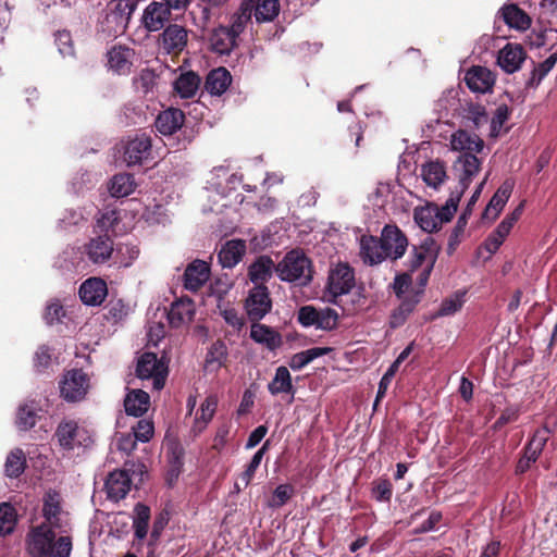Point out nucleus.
I'll return each mask as SVG.
<instances>
[{"label":"nucleus","mask_w":557,"mask_h":557,"mask_svg":"<svg viewBox=\"0 0 557 557\" xmlns=\"http://www.w3.org/2000/svg\"><path fill=\"white\" fill-rule=\"evenodd\" d=\"M200 82L201 81L198 74L193 71H188L182 73L176 78L174 83V89L182 98H191L196 95Z\"/></svg>","instance_id":"58836bf2"},{"label":"nucleus","mask_w":557,"mask_h":557,"mask_svg":"<svg viewBox=\"0 0 557 557\" xmlns=\"http://www.w3.org/2000/svg\"><path fill=\"white\" fill-rule=\"evenodd\" d=\"M504 23L510 28L523 32L527 30L532 23L530 15L519 8L516 3H506L497 12Z\"/></svg>","instance_id":"6ab92c4d"},{"label":"nucleus","mask_w":557,"mask_h":557,"mask_svg":"<svg viewBox=\"0 0 557 557\" xmlns=\"http://www.w3.org/2000/svg\"><path fill=\"white\" fill-rule=\"evenodd\" d=\"M355 286V271L348 263H338L330 270L327 277V292L332 302L342 306L339 297L348 294Z\"/></svg>","instance_id":"20e7f679"},{"label":"nucleus","mask_w":557,"mask_h":557,"mask_svg":"<svg viewBox=\"0 0 557 557\" xmlns=\"http://www.w3.org/2000/svg\"><path fill=\"white\" fill-rule=\"evenodd\" d=\"M185 450L178 442H171L166 445L168 472L166 481L170 486L178 479L184 467Z\"/></svg>","instance_id":"bb28decb"},{"label":"nucleus","mask_w":557,"mask_h":557,"mask_svg":"<svg viewBox=\"0 0 557 557\" xmlns=\"http://www.w3.org/2000/svg\"><path fill=\"white\" fill-rule=\"evenodd\" d=\"M555 34L556 32L552 28H544L540 30L533 29L529 37L530 45L535 48H543L547 46L552 48L554 45L552 37Z\"/></svg>","instance_id":"e2e57ef3"},{"label":"nucleus","mask_w":557,"mask_h":557,"mask_svg":"<svg viewBox=\"0 0 557 557\" xmlns=\"http://www.w3.org/2000/svg\"><path fill=\"white\" fill-rule=\"evenodd\" d=\"M195 304L189 298H181L172 302L168 320L172 327H180L189 323L195 315Z\"/></svg>","instance_id":"393cba45"},{"label":"nucleus","mask_w":557,"mask_h":557,"mask_svg":"<svg viewBox=\"0 0 557 557\" xmlns=\"http://www.w3.org/2000/svg\"><path fill=\"white\" fill-rule=\"evenodd\" d=\"M218 407V397L215 395H209L200 405V416L196 417V425H199V430L206 428V425L212 420Z\"/></svg>","instance_id":"5fc2aeb1"},{"label":"nucleus","mask_w":557,"mask_h":557,"mask_svg":"<svg viewBox=\"0 0 557 557\" xmlns=\"http://www.w3.org/2000/svg\"><path fill=\"white\" fill-rule=\"evenodd\" d=\"M246 252V243L242 239H232L221 248L218 259L223 268L232 269L243 259Z\"/></svg>","instance_id":"c85d7f7f"},{"label":"nucleus","mask_w":557,"mask_h":557,"mask_svg":"<svg viewBox=\"0 0 557 557\" xmlns=\"http://www.w3.org/2000/svg\"><path fill=\"white\" fill-rule=\"evenodd\" d=\"M140 249L138 245L123 243L115 248V263L123 268H128L139 257Z\"/></svg>","instance_id":"de8ad7c7"},{"label":"nucleus","mask_w":557,"mask_h":557,"mask_svg":"<svg viewBox=\"0 0 557 557\" xmlns=\"http://www.w3.org/2000/svg\"><path fill=\"white\" fill-rule=\"evenodd\" d=\"M463 81L471 91L486 94L492 91L496 77L490 69L473 65L466 72Z\"/></svg>","instance_id":"4468645a"},{"label":"nucleus","mask_w":557,"mask_h":557,"mask_svg":"<svg viewBox=\"0 0 557 557\" xmlns=\"http://www.w3.org/2000/svg\"><path fill=\"white\" fill-rule=\"evenodd\" d=\"M361 256L363 261L371 265L385 260L387 257L382 239L374 236H363L361 238Z\"/></svg>","instance_id":"c756f323"},{"label":"nucleus","mask_w":557,"mask_h":557,"mask_svg":"<svg viewBox=\"0 0 557 557\" xmlns=\"http://www.w3.org/2000/svg\"><path fill=\"white\" fill-rule=\"evenodd\" d=\"M168 366L153 352H144L138 359L136 374L140 379H152V386L160 391L164 387Z\"/></svg>","instance_id":"0eeeda50"},{"label":"nucleus","mask_w":557,"mask_h":557,"mask_svg":"<svg viewBox=\"0 0 557 557\" xmlns=\"http://www.w3.org/2000/svg\"><path fill=\"white\" fill-rule=\"evenodd\" d=\"M150 396L143 389H134L129 392L124 399L125 412L128 416L140 417L149 408Z\"/></svg>","instance_id":"c9c22d12"},{"label":"nucleus","mask_w":557,"mask_h":557,"mask_svg":"<svg viewBox=\"0 0 557 557\" xmlns=\"http://www.w3.org/2000/svg\"><path fill=\"white\" fill-rule=\"evenodd\" d=\"M440 252V246L434 238L428 236L419 247L413 246L412 256L409 263L410 271L419 269L423 262L434 265Z\"/></svg>","instance_id":"aec40b11"},{"label":"nucleus","mask_w":557,"mask_h":557,"mask_svg":"<svg viewBox=\"0 0 557 557\" xmlns=\"http://www.w3.org/2000/svg\"><path fill=\"white\" fill-rule=\"evenodd\" d=\"M510 114H511V109L505 103H502L496 108L494 115L491 120V136L492 137H497L499 135V132H500L503 125L509 119Z\"/></svg>","instance_id":"052dcab7"},{"label":"nucleus","mask_w":557,"mask_h":557,"mask_svg":"<svg viewBox=\"0 0 557 557\" xmlns=\"http://www.w3.org/2000/svg\"><path fill=\"white\" fill-rule=\"evenodd\" d=\"M557 63V52L550 54L546 60L534 65L529 78L525 81L527 88H536L543 78L554 69Z\"/></svg>","instance_id":"c03bdc74"},{"label":"nucleus","mask_w":557,"mask_h":557,"mask_svg":"<svg viewBox=\"0 0 557 557\" xmlns=\"http://www.w3.org/2000/svg\"><path fill=\"white\" fill-rule=\"evenodd\" d=\"M269 448V441H267L262 447L260 449H258L255 455L252 456L250 462L248 463L246 470L244 472H242V474L239 475V480L242 481L244 487H247L252 478L255 476V473L257 471V469L259 468L261 461H262V458L264 456V454L267 453Z\"/></svg>","instance_id":"864d4df0"},{"label":"nucleus","mask_w":557,"mask_h":557,"mask_svg":"<svg viewBox=\"0 0 557 557\" xmlns=\"http://www.w3.org/2000/svg\"><path fill=\"white\" fill-rule=\"evenodd\" d=\"M209 41L211 50L221 55H228L237 47V37L223 25L212 30Z\"/></svg>","instance_id":"b1692460"},{"label":"nucleus","mask_w":557,"mask_h":557,"mask_svg":"<svg viewBox=\"0 0 557 557\" xmlns=\"http://www.w3.org/2000/svg\"><path fill=\"white\" fill-rule=\"evenodd\" d=\"M250 338L257 344L265 346L270 351H275L283 344L280 332L260 322L251 323Z\"/></svg>","instance_id":"4be33fe9"},{"label":"nucleus","mask_w":557,"mask_h":557,"mask_svg":"<svg viewBox=\"0 0 557 557\" xmlns=\"http://www.w3.org/2000/svg\"><path fill=\"white\" fill-rule=\"evenodd\" d=\"M268 389L272 395L282 393L295 394L290 373L286 367L281 366L276 369L273 380L268 385Z\"/></svg>","instance_id":"ea45409f"},{"label":"nucleus","mask_w":557,"mask_h":557,"mask_svg":"<svg viewBox=\"0 0 557 557\" xmlns=\"http://www.w3.org/2000/svg\"><path fill=\"white\" fill-rule=\"evenodd\" d=\"M134 50L116 45L108 51L109 67L119 75H127L131 73L133 65Z\"/></svg>","instance_id":"412c9836"},{"label":"nucleus","mask_w":557,"mask_h":557,"mask_svg":"<svg viewBox=\"0 0 557 557\" xmlns=\"http://www.w3.org/2000/svg\"><path fill=\"white\" fill-rule=\"evenodd\" d=\"M255 4L256 0H243L238 10L231 16V25L227 27L237 38L251 21Z\"/></svg>","instance_id":"f704fd0d"},{"label":"nucleus","mask_w":557,"mask_h":557,"mask_svg":"<svg viewBox=\"0 0 557 557\" xmlns=\"http://www.w3.org/2000/svg\"><path fill=\"white\" fill-rule=\"evenodd\" d=\"M338 313L332 308H324L319 310L317 329L323 331H333L338 325Z\"/></svg>","instance_id":"bf43d9fd"},{"label":"nucleus","mask_w":557,"mask_h":557,"mask_svg":"<svg viewBox=\"0 0 557 557\" xmlns=\"http://www.w3.org/2000/svg\"><path fill=\"white\" fill-rule=\"evenodd\" d=\"M465 119L471 121L474 128H479L488 122V114L484 106L478 102H468L463 108Z\"/></svg>","instance_id":"3c124183"},{"label":"nucleus","mask_w":557,"mask_h":557,"mask_svg":"<svg viewBox=\"0 0 557 557\" xmlns=\"http://www.w3.org/2000/svg\"><path fill=\"white\" fill-rule=\"evenodd\" d=\"M276 265L271 257L262 255L258 257L248 268V276L250 281L257 285H265L273 275Z\"/></svg>","instance_id":"cd10ccee"},{"label":"nucleus","mask_w":557,"mask_h":557,"mask_svg":"<svg viewBox=\"0 0 557 557\" xmlns=\"http://www.w3.org/2000/svg\"><path fill=\"white\" fill-rule=\"evenodd\" d=\"M527 51L520 44L507 42L497 54V64L507 74L519 71L527 59Z\"/></svg>","instance_id":"ddd939ff"},{"label":"nucleus","mask_w":557,"mask_h":557,"mask_svg":"<svg viewBox=\"0 0 557 557\" xmlns=\"http://www.w3.org/2000/svg\"><path fill=\"white\" fill-rule=\"evenodd\" d=\"M17 515L15 508L9 503L0 504V535L11 534L16 525Z\"/></svg>","instance_id":"8fccbe9b"},{"label":"nucleus","mask_w":557,"mask_h":557,"mask_svg":"<svg viewBox=\"0 0 557 557\" xmlns=\"http://www.w3.org/2000/svg\"><path fill=\"white\" fill-rule=\"evenodd\" d=\"M114 251V242L108 233L91 237L83 246V255L89 262L97 265L108 263L113 257Z\"/></svg>","instance_id":"6e6552de"},{"label":"nucleus","mask_w":557,"mask_h":557,"mask_svg":"<svg viewBox=\"0 0 557 557\" xmlns=\"http://www.w3.org/2000/svg\"><path fill=\"white\" fill-rule=\"evenodd\" d=\"M171 16L172 11L163 1H151L141 14L140 25L148 33H157L170 24Z\"/></svg>","instance_id":"9d476101"},{"label":"nucleus","mask_w":557,"mask_h":557,"mask_svg":"<svg viewBox=\"0 0 557 557\" xmlns=\"http://www.w3.org/2000/svg\"><path fill=\"white\" fill-rule=\"evenodd\" d=\"M466 294V290H457L451 296L443 299L440 309L435 313V318L448 317L458 312L465 304Z\"/></svg>","instance_id":"09e8293b"},{"label":"nucleus","mask_w":557,"mask_h":557,"mask_svg":"<svg viewBox=\"0 0 557 557\" xmlns=\"http://www.w3.org/2000/svg\"><path fill=\"white\" fill-rule=\"evenodd\" d=\"M381 239L385 247L387 258L397 260L405 255L408 247V239L397 225H385L382 230Z\"/></svg>","instance_id":"f8f14e48"},{"label":"nucleus","mask_w":557,"mask_h":557,"mask_svg":"<svg viewBox=\"0 0 557 557\" xmlns=\"http://www.w3.org/2000/svg\"><path fill=\"white\" fill-rule=\"evenodd\" d=\"M54 41L58 47L59 52L63 57H72L74 55V45L72 35L69 30H58L54 34Z\"/></svg>","instance_id":"0e129e2a"},{"label":"nucleus","mask_w":557,"mask_h":557,"mask_svg":"<svg viewBox=\"0 0 557 557\" xmlns=\"http://www.w3.org/2000/svg\"><path fill=\"white\" fill-rule=\"evenodd\" d=\"M89 387V377L82 369L67 371L60 382L61 396L67 401H77L85 397Z\"/></svg>","instance_id":"1a4fd4ad"},{"label":"nucleus","mask_w":557,"mask_h":557,"mask_svg":"<svg viewBox=\"0 0 557 557\" xmlns=\"http://www.w3.org/2000/svg\"><path fill=\"white\" fill-rule=\"evenodd\" d=\"M27 550L33 557H70L73 548L72 537H57L54 529L48 524L33 527L26 537Z\"/></svg>","instance_id":"f257e3e1"},{"label":"nucleus","mask_w":557,"mask_h":557,"mask_svg":"<svg viewBox=\"0 0 557 557\" xmlns=\"http://www.w3.org/2000/svg\"><path fill=\"white\" fill-rule=\"evenodd\" d=\"M139 0H112L109 3L110 15L116 24L126 28Z\"/></svg>","instance_id":"e433bc0d"},{"label":"nucleus","mask_w":557,"mask_h":557,"mask_svg":"<svg viewBox=\"0 0 557 557\" xmlns=\"http://www.w3.org/2000/svg\"><path fill=\"white\" fill-rule=\"evenodd\" d=\"M295 495V488L292 484H280L273 492L269 505L273 508L284 506Z\"/></svg>","instance_id":"13d9d810"},{"label":"nucleus","mask_w":557,"mask_h":557,"mask_svg":"<svg viewBox=\"0 0 557 557\" xmlns=\"http://www.w3.org/2000/svg\"><path fill=\"white\" fill-rule=\"evenodd\" d=\"M468 220L469 218H467V214H460V216L458 218L457 223L448 238V255H451L456 250V247L461 243V238L468 224Z\"/></svg>","instance_id":"4d7b16f0"},{"label":"nucleus","mask_w":557,"mask_h":557,"mask_svg":"<svg viewBox=\"0 0 557 557\" xmlns=\"http://www.w3.org/2000/svg\"><path fill=\"white\" fill-rule=\"evenodd\" d=\"M453 150L466 152H481L484 141L478 135H471L465 129H458L450 139Z\"/></svg>","instance_id":"2f4dec72"},{"label":"nucleus","mask_w":557,"mask_h":557,"mask_svg":"<svg viewBox=\"0 0 557 557\" xmlns=\"http://www.w3.org/2000/svg\"><path fill=\"white\" fill-rule=\"evenodd\" d=\"M53 437L65 451H72L79 447L86 448L92 444L89 431L71 419H63L58 424Z\"/></svg>","instance_id":"7ed1b4c3"},{"label":"nucleus","mask_w":557,"mask_h":557,"mask_svg":"<svg viewBox=\"0 0 557 557\" xmlns=\"http://www.w3.org/2000/svg\"><path fill=\"white\" fill-rule=\"evenodd\" d=\"M132 480L126 470H115L106 480V492L109 499L119 502L131 491Z\"/></svg>","instance_id":"f3484780"},{"label":"nucleus","mask_w":557,"mask_h":557,"mask_svg":"<svg viewBox=\"0 0 557 557\" xmlns=\"http://www.w3.org/2000/svg\"><path fill=\"white\" fill-rule=\"evenodd\" d=\"M513 189V182L510 180H506L496 190V193L491 198L486 208L482 213V219H492L495 220L504 207L506 206L508 199L511 196Z\"/></svg>","instance_id":"a878e982"},{"label":"nucleus","mask_w":557,"mask_h":557,"mask_svg":"<svg viewBox=\"0 0 557 557\" xmlns=\"http://www.w3.org/2000/svg\"><path fill=\"white\" fill-rule=\"evenodd\" d=\"M185 114L181 109L169 108L161 111L156 121V129L164 136H170L176 133L184 126Z\"/></svg>","instance_id":"a211bd4d"},{"label":"nucleus","mask_w":557,"mask_h":557,"mask_svg":"<svg viewBox=\"0 0 557 557\" xmlns=\"http://www.w3.org/2000/svg\"><path fill=\"white\" fill-rule=\"evenodd\" d=\"M62 513V497L55 490H49L42 498V516L45 521L41 524H48L51 530L61 528L60 516Z\"/></svg>","instance_id":"dca6fc26"},{"label":"nucleus","mask_w":557,"mask_h":557,"mask_svg":"<svg viewBox=\"0 0 557 557\" xmlns=\"http://www.w3.org/2000/svg\"><path fill=\"white\" fill-rule=\"evenodd\" d=\"M456 164L461 165L458 185L462 186V189H468L473 177L480 171L481 161L474 153L466 152L458 157Z\"/></svg>","instance_id":"473e14b6"},{"label":"nucleus","mask_w":557,"mask_h":557,"mask_svg":"<svg viewBox=\"0 0 557 557\" xmlns=\"http://www.w3.org/2000/svg\"><path fill=\"white\" fill-rule=\"evenodd\" d=\"M134 535L137 540H144L148 533L149 520H150V508L143 504L137 503L134 507Z\"/></svg>","instance_id":"37998d69"},{"label":"nucleus","mask_w":557,"mask_h":557,"mask_svg":"<svg viewBox=\"0 0 557 557\" xmlns=\"http://www.w3.org/2000/svg\"><path fill=\"white\" fill-rule=\"evenodd\" d=\"M133 436L139 442H149L154 434V425L151 420L141 419L132 428Z\"/></svg>","instance_id":"69168bd1"},{"label":"nucleus","mask_w":557,"mask_h":557,"mask_svg":"<svg viewBox=\"0 0 557 557\" xmlns=\"http://www.w3.org/2000/svg\"><path fill=\"white\" fill-rule=\"evenodd\" d=\"M421 176L424 183L437 189L446 178V168L440 160L426 162L421 166Z\"/></svg>","instance_id":"4c0bfd02"},{"label":"nucleus","mask_w":557,"mask_h":557,"mask_svg":"<svg viewBox=\"0 0 557 557\" xmlns=\"http://www.w3.org/2000/svg\"><path fill=\"white\" fill-rule=\"evenodd\" d=\"M273 307L269 288L265 285L253 286L244 302L248 320L251 323L260 322Z\"/></svg>","instance_id":"39448f33"},{"label":"nucleus","mask_w":557,"mask_h":557,"mask_svg":"<svg viewBox=\"0 0 557 557\" xmlns=\"http://www.w3.org/2000/svg\"><path fill=\"white\" fill-rule=\"evenodd\" d=\"M188 44V29L180 24L170 23L158 36L157 45L161 51L172 57L180 55Z\"/></svg>","instance_id":"423d86ee"},{"label":"nucleus","mask_w":557,"mask_h":557,"mask_svg":"<svg viewBox=\"0 0 557 557\" xmlns=\"http://www.w3.org/2000/svg\"><path fill=\"white\" fill-rule=\"evenodd\" d=\"M393 495V485L387 479L373 482L372 497L377 502L389 503Z\"/></svg>","instance_id":"680f3d73"},{"label":"nucleus","mask_w":557,"mask_h":557,"mask_svg":"<svg viewBox=\"0 0 557 557\" xmlns=\"http://www.w3.org/2000/svg\"><path fill=\"white\" fill-rule=\"evenodd\" d=\"M413 218L424 232L433 233L441 228V216L437 207L426 206L417 208L414 209Z\"/></svg>","instance_id":"72a5a7b5"},{"label":"nucleus","mask_w":557,"mask_h":557,"mask_svg":"<svg viewBox=\"0 0 557 557\" xmlns=\"http://www.w3.org/2000/svg\"><path fill=\"white\" fill-rule=\"evenodd\" d=\"M332 349L329 347H313L292 356L288 366L294 371H299L314 359L327 355Z\"/></svg>","instance_id":"79ce46f5"},{"label":"nucleus","mask_w":557,"mask_h":557,"mask_svg":"<svg viewBox=\"0 0 557 557\" xmlns=\"http://www.w3.org/2000/svg\"><path fill=\"white\" fill-rule=\"evenodd\" d=\"M78 294L83 304L100 306L108 295V286L101 277H89L82 283Z\"/></svg>","instance_id":"2eb2a0df"},{"label":"nucleus","mask_w":557,"mask_h":557,"mask_svg":"<svg viewBox=\"0 0 557 557\" xmlns=\"http://www.w3.org/2000/svg\"><path fill=\"white\" fill-rule=\"evenodd\" d=\"M152 139L143 133L129 138L124 145V161L128 166L143 164L151 158Z\"/></svg>","instance_id":"9b49d317"},{"label":"nucleus","mask_w":557,"mask_h":557,"mask_svg":"<svg viewBox=\"0 0 557 557\" xmlns=\"http://www.w3.org/2000/svg\"><path fill=\"white\" fill-rule=\"evenodd\" d=\"M26 468V457L21 448H14L7 457L4 463L5 474L9 478H18Z\"/></svg>","instance_id":"a18cd8bd"},{"label":"nucleus","mask_w":557,"mask_h":557,"mask_svg":"<svg viewBox=\"0 0 557 557\" xmlns=\"http://www.w3.org/2000/svg\"><path fill=\"white\" fill-rule=\"evenodd\" d=\"M319 310L311 305L302 306L297 312V321L305 327H317Z\"/></svg>","instance_id":"338daca9"},{"label":"nucleus","mask_w":557,"mask_h":557,"mask_svg":"<svg viewBox=\"0 0 557 557\" xmlns=\"http://www.w3.org/2000/svg\"><path fill=\"white\" fill-rule=\"evenodd\" d=\"M275 272L282 281L306 286L312 281V262L301 250H292L276 264Z\"/></svg>","instance_id":"f03ea898"},{"label":"nucleus","mask_w":557,"mask_h":557,"mask_svg":"<svg viewBox=\"0 0 557 557\" xmlns=\"http://www.w3.org/2000/svg\"><path fill=\"white\" fill-rule=\"evenodd\" d=\"M549 433L550 431L546 425L536 429L527 444L536 451H539L540 454H542L549 438Z\"/></svg>","instance_id":"774afa93"},{"label":"nucleus","mask_w":557,"mask_h":557,"mask_svg":"<svg viewBox=\"0 0 557 557\" xmlns=\"http://www.w3.org/2000/svg\"><path fill=\"white\" fill-rule=\"evenodd\" d=\"M38 414L34 407L29 405H21L16 414V426L21 431H28L37 423Z\"/></svg>","instance_id":"603ef678"},{"label":"nucleus","mask_w":557,"mask_h":557,"mask_svg":"<svg viewBox=\"0 0 557 557\" xmlns=\"http://www.w3.org/2000/svg\"><path fill=\"white\" fill-rule=\"evenodd\" d=\"M227 358V348L223 341H215L209 348L206 356V363H218L219 367L223 366Z\"/></svg>","instance_id":"6e6d98bb"},{"label":"nucleus","mask_w":557,"mask_h":557,"mask_svg":"<svg viewBox=\"0 0 557 557\" xmlns=\"http://www.w3.org/2000/svg\"><path fill=\"white\" fill-rule=\"evenodd\" d=\"M258 23L272 22L280 13L278 0H256L253 8Z\"/></svg>","instance_id":"49530a36"},{"label":"nucleus","mask_w":557,"mask_h":557,"mask_svg":"<svg viewBox=\"0 0 557 557\" xmlns=\"http://www.w3.org/2000/svg\"><path fill=\"white\" fill-rule=\"evenodd\" d=\"M232 83V75L223 66L211 70L205 82L206 90L213 96L224 94Z\"/></svg>","instance_id":"7c9ffc66"},{"label":"nucleus","mask_w":557,"mask_h":557,"mask_svg":"<svg viewBox=\"0 0 557 557\" xmlns=\"http://www.w3.org/2000/svg\"><path fill=\"white\" fill-rule=\"evenodd\" d=\"M210 269L207 262L195 260L187 265L184 272V287L197 292L208 281Z\"/></svg>","instance_id":"5701e85b"},{"label":"nucleus","mask_w":557,"mask_h":557,"mask_svg":"<svg viewBox=\"0 0 557 557\" xmlns=\"http://www.w3.org/2000/svg\"><path fill=\"white\" fill-rule=\"evenodd\" d=\"M136 187L134 176L128 173H120L112 177L109 191L112 197L122 198L131 195Z\"/></svg>","instance_id":"a19ab883"}]
</instances>
